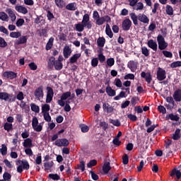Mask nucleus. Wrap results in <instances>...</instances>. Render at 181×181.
I'll return each instance as SVG.
<instances>
[{
  "instance_id": "1",
  "label": "nucleus",
  "mask_w": 181,
  "mask_h": 181,
  "mask_svg": "<svg viewBox=\"0 0 181 181\" xmlns=\"http://www.w3.org/2000/svg\"><path fill=\"white\" fill-rule=\"evenodd\" d=\"M53 66L55 70L60 71L63 69V63L59 62V61H56L54 57H51L48 61V67L49 69H53Z\"/></svg>"
},
{
  "instance_id": "2",
  "label": "nucleus",
  "mask_w": 181,
  "mask_h": 181,
  "mask_svg": "<svg viewBox=\"0 0 181 181\" xmlns=\"http://www.w3.org/2000/svg\"><path fill=\"white\" fill-rule=\"evenodd\" d=\"M157 42L158 44V49L160 50H165L166 47H168V42L165 41V37H163V35H158L157 37Z\"/></svg>"
},
{
  "instance_id": "3",
  "label": "nucleus",
  "mask_w": 181,
  "mask_h": 181,
  "mask_svg": "<svg viewBox=\"0 0 181 181\" xmlns=\"http://www.w3.org/2000/svg\"><path fill=\"white\" fill-rule=\"evenodd\" d=\"M54 145L58 147L64 146V148H67L70 145V141L67 139H58L55 141Z\"/></svg>"
},
{
  "instance_id": "4",
  "label": "nucleus",
  "mask_w": 181,
  "mask_h": 181,
  "mask_svg": "<svg viewBox=\"0 0 181 181\" xmlns=\"http://www.w3.org/2000/svg\"><path fill=\"white\" fill-rule=\"evenodd\" d=\"M157 80L158 81H163L166 78V71L165 69L159 67L157 71Z\"/></svg>"
},
{
  "instance_id": "5",
  "label": "nucleus",
  "mask_w": 181,
  "mask_h": 181,
  "mask_svg": "<svg viewBox=\"0 0 181 181\" xmlns=\"http://www.w3.org/2000/svg\"><path fill=\"white\" fill-rule=\"evenodd\" d=\"M104 22H107V23H110L111 17H110L109 16H105L104 17H99L96 19V25H98V26L104 25Z\"/></svg>"
},
{
  "instance_id": "6",
  "label": "nucleus",
  "mask_w": 181,
  "mask_h": 181,
  "mask_svg": "<svg viewBox=\"0 0 181 181\" xmlns=\"http://www.w3.org/2000/svg\"><path fill=\"white\" fill-rule=\"evenodd\" d=\"M132 26V21H131L129 18H126L122 21V28L123 30L128 32V30L131 29Z\"/></svg>"
},
{
  "instance_id": "7",
  "label": "nucleus",
  "mask_w": 181,
  "mask_h": 181,
  "mask_svg": "<svg viewBox=\"0 0 181 181\" xmlns=\"http://www.w3.org/2000/svg\"><path fill=\"white\" fill-rule=\"evenodd\" d=\"M81 23L86 25L87 29H91L93 28V24L90 21V16L87 13L84 14Z\"/></svg>"
},
{
  "instance_id": "8",
  "label": "nucleus",
  "mask_w": 181,
  "mask_h": 181,
  "mask_svg": "<svg viewBox=\"0 0 181 181\" xmlns=\"http://www.w3.org/2000/svg\"><path fill=\"white\" fill-rule=\"evenodd\" d=\"M34 95L37 98V100H40V98H43V86H40L37 88H36L34 92Z\"/></svg>"
},
{
  "instance_id": "9",
  "label": "nucleus",
  "mask_w": 181,
  "mask_h": 181,
  "mask_svg": "<svg viewBox=\"0 0 181 181\" xmlns=\"http://www.w3.org/2000/svg\"><path fill=\"white\" fill-rule=\"evenodd\" d=\"M127 67L132 73H135V71H136V69H138V62L130 60L127 64Z\"/></svg>"
},
{
  "instance_id": "10",
  "label": "nucleus",
  "mask_w": 181,
  "mask_h": 181,
  "mask_svg": "<svg viewBox=\"0 0 181 181\" xmlns=\"http://www.w3.org/2000/svg\"><path fill=\"white\" fill-rule=\"evenodd\" d=\"M4 77H6V78H8V80H13V78H16L18 77V73H15L14 71H5L3 74Z\"/></svg>"
},
{
  "instance_id": "11",
  "label": "nucleus",
  "mask_w": 181,
  "mask_h": 181,
  "mask_svg": "<svg viewBox=\"0 0 181 181\" xmlns=\"http://www.w3.org/2000/svg\"><path fill=\"white\" fill-rule=\"evenodd\" d=\"M16 165H21L24 170H29V168H30L29 162H28L26 160H17Z\"/></svg>"
},
{
  "instance_id": "12",
  "label": "nucleus",
  "mask_w": 181,
  "mask_h": 181,
  "mask_svg": "<svg viewBox=\"0 0 181 181\" xmlns=\"http://www.w3.org/2000/svg\"><path fill=\"white\" fill-rule=\"evenodd\" d=\"M103 111L107 114H111L114 112V107H112L109 103H103Z\"/></svg>"
},
{
  "instance_id": "13",
  "label": "nucleus",
  "mask_w": 181,
  "mask_h": 181,
  "mask_svg": "<svg viewBox=\"0 0 181 181\" xmlns=\"http://www.w3.org/2000/svg\"><path fill=\"white\" fill-rule=\"evenodd\" d=\"M147 45L148 46V47H150V49H152V50H153L154 52L158 51V43H156L155 40H149L147 42Z\"/></svg>"
},
{
  "instance_id": "14",
  "label": "nucleus",
  "mask_w": 181,
  "mask_h": 181,
  "mask_svg": "<svg viewBox=\"0 0 181 181\" xmlns=\"http://www.w3.org/2000/svg\"><path fill=\"white\" fill-rule=\"evenodd\" d=\"M71 48L69 46L66 45L64 47V51H63V54H64V57L65 59H69V57H70V56H71Z\"/></svg>"
},
{
  "instance_id": "15",
  "label": "nucleus",
  "mask_w": 181,
  "mask_h": 181,
  "mask_svg": "<svg viewBox=\"0 0 181 181\" xmlns=\"http://www.w3.org/2000/svg\"><path fill=\"white\" fill-rule=\"evenodd\" d=\"M105 93L109 97H115L117 92L115 90L112 89L110 85H108L105 88Z\"/></svg>"
},
{
  "instance_id": "16",
  "label": "nucleus",
  "mask_w": 181,
  "mask_h": 181,
  "mask_svg": "<svg viewBox=\"0 0 181 181\" xmlns=\"http://www.w3.org/2000/svg\"><path fill=\"white\" fill-rule=\"evenodd\" d=\"M11 97H12V94H9L6 92H0V100L11 101Z\"/></svg>"
},
{
  "instance_id": "17",
  "label": "nucleus",
  "mask_w": 181,
  "mask_h": 181,
  "mask_svg": "<svg viewBox=\"0 0 181 181\" xmlns=\"http://www.w3.org/2000/svg\"><path fill=\"white\" fill-rule=\"evenodd\" d=\"M173 97L177 103H180L181 101V89H177L174 94L173 95Z\"/></svg>"
},
{
  "instance_id": "18",
  "label": "nucleus",
  "mask_w": 181,
  "mask_h": 181,
  "mask_svg": "<svg viewBox=\"0 0 181 181\" xmlns=\"http://www.w3.org/2000/svg\"><path fill=\"white\" fill-rule=\"evenodd\" d=\"M141 76L142 78H145L148 84H151V81H152V75L151 74H146L145 71H142Z\"/></svg>"
},
{
  "instance_id": "19",
  "label": "nucleus",
  "mask_w": 181,
  "mask_h": 181,
  "mask_svg": "<svg viewBox=\"0 0 181 181\" xmlns=\"http://www.w3.org/2000/svg\"><path fill=\"white\" fill-rule=\"evenodd\" d=\"M111 170V163L108 161L105 162L103 165V171L105 175H107Z\"/></svg>"
},
{
  "instance_id": "20",
  "label": "nucleus",
  "mask_w": 181,
  "mask_h": 181,
  "mask_svg": "<svg viewBox=\"0 0 181 181\" xmlns=\"http://www.w3.org/2000/svg\"><path fill=\"white\" fill-rule=\"evenodd\" d=\"M139 21L142 23H149V18L144 13L139 14Z\"/></svg>"
},
{
  "instance_id": "21",
  "label": "nucleus",
  "mask_w": 181,
  "mask_h": 181,
  "mask_svg": "<svg viewBox=\"0 0 181 181\" xmlns=\"http://www.w3.org/2000/svg\"><path fill=\"white\" fill-rule=\"evenodd\" d=\"M15 9L19 13H23V15H26V13H28V8H26V7H24L23 6H16Z\"/></svg>"
},
{
  "instance_id": "22",
  "label": "nucleus",
  "mask_w": 181,
  "mask_h": 181,
  "mask_svg": "<svg viewBox=\"0 0 181 181\" xmlns=\"http://www.w3.org/2000/svg\"><path fill=\"white\" fill-rule=\"evenodd\" d=\"M24 148H33V144L30 138L25 139L23 143Z\"/></svg>"
},
{
  "instance_id": "23",
  "label": "nucleus",
  "mask_w": 181,
  "mask_h": 181,
  "mask_svg": "<svg viewBox=\"0 0 181 181\" xmlns=\"http://www.w3.org/2000/svg\"><path fill=\"white\" fill-rule=\"evenodd\" d=\"M170 176L171 177H173V176H176L177 180H179L181 177V172L180 170H177V168H174L171 171Z\"/></svg>"
},
{
  "instance_id": "24",
  "label": "nucleus",
  "mask_w": 181,
  "mask_h": 181,
  "mask_svg": "<svg viewBox=\"0 0 181 181\" xmlns=\"http://www.w3.org/2000/svg\"><path fill=\"white\" fill-rule=\"evenodd\" d=\"M74 26L76 32H83V30H84V28H87V25L83 24V23L75 24Z\"/></svg>"
},
{
  "instance_id": "25",
  "label": "nucleus",
  "mask_w": 181,
  "mask_h": 181,
  "mask_svg": "<svg viewBox=\"0 0 181 181\" xmlns=\"http://www.w3.org/2000/svg\"><path fill=\"white\" fill-rule=\"evenodd\" d=\"M6 12L11 18V22H15V21H16V15L15 14V11H13L12 8H8L6 10Z\"/></svg>"
},
{
  "instance_id": "26",
  "label": "nucleus",
  "mask_w": 181,
  "mask_h": 181,
  "mask_svg": "<svg viewBox=\"0 0 181 181\" xmlns=\"http://www.w3.org/2000/svg\"><path fill=\"white\" fill-rule=\"evenodd\" d=\"M129 15H130V18H131L134 25H135V26H138V21H139V14L138 16H136V14H135V13H131Z\"/></svg>"
},
{
  "instance_id": "27",
  "label": "nucleus",
  "mask_w": 181,
  "mask_h": 181,
  "mask_svg": "<svg viewBox=\"0 0 181 181\" xmlns=\"http://www.w3.org/2000/svg\"><path fill=\"white\" fill-rule=\"evenodd\" d=\"M28 39V35H23L16 40V45H24L25 43H27Z\"/></svg>"
},
{
  "instance_id": "28",
  "label": "nucleus",
  "mask_w": 181,
  "mask_h": 181,
  "mask_svg": "<svg viewBox=\"0 0 181 181\" xmlns=\"http://www.w3.org/2000/svg\"><path fill=\"white\" fill-rule=\"evenodd\" d=\"M80 57H81V54H75L69 59V62L71 64H73V63H77V61L80 59Z\"/></svg>"
},
{
  "instance_id": "29",
  "label": "nucleus",
  "mask_w": 181,
  "mask_h": 181,
  "mask_svg": "<svg viewBox=\"0 0 181 181\" xmlns=\"http://www.w3.org/2000/svg\"><path fill=\"white\" fill-rule=\"evenodd\" d=\"M166 119H170L171 121H179L180 117L177 116V115H173V113H170L165 116Z\"/></svg>"
},
{
  "instance_id": "30",
  "label": "nucleus",
  "mask_w": 181,
  "mask_h": 181,
  "mask_svg": "<svg viewBox=\"0 0 181 181\" xmlns=\"http://www.w3.org/2000/svg\"><path fill=\"white\" fill-rule=\"evenodd\" d=\"M105 33L110 39H112L114 37V33L111 30V27H110V24L108 23L106 24Z\"/></svg>"
},
{
  "instance_id": "31",
  "label": "nucleus",
  "mask_w": 181,
  "mask_h": 181,
  "mask_svg": "<svg viewBox=\"0 0 181 181\" xmlns=\"http://www.w3.org/2000/svg\"><path fill=\"white\" fill-rule=\"evenodd\" d=\"M67 11H76L77 9V4L76 2L69 3L66 6Z\"/></svg>"
},
{
  "instance_id": "32",
  "label": "nucleus",
  "mask_w": 181,
  "mask_h": 181,
  "mask_svg": "<svg viewBox=\"0 0 181 181\" xmlns=\"http://www.w3.org/2000/svg\"><path fill=\"white\" fill-rule=\"evenodd\" d=\"M181 136H180V129H177L175 132V133L173 134L172 139L174 141H179L180 139Z\"/></svg>"
},
{
  "instance_id": "33",
  "label": "nucleus",
  "mask_w": 181,
  "mask_h": 181,
  "mask_svg": "<svg viewBox=\"0 0 181 181\" xmlns=\"http://www.w3.org/2000/svg\"><path fill=\"white\" fill-rule=\"evenodd\" d=\"M54 42V38L53 37H51L46 45V47H45L46 50H50V49L53 47Z\"/></svg>"
},
{
  "instance_id": "34",
  "label": "nucleus",
  "mask_w": 181,
  "mask_h": 181,
  "mask_svg": "<svg viewBox=\"0 0 181 181\" xmlns=\"http://www.w3.org/2000/svg\"><path fill=\"white\" fill-rule=\"evenodd\" d=\"M97 45L98 47H104V45H105V38L104 37H100L97 40Z\"/></svg>"
},
{
  "instance_id": "35",
  "label": "nucleus",
  "mask_w": 181,
  "mask_h": 181,
  "mask_svg": "<svg viewBox=\"0 0 181 181\" xmlns=\"http://www.w3.org/2000/svg\"><path fill=\"white\" fill-rule=\"evenodd\" d=\"M134 11H142L144 9V3L138 2L134 6H132Z\"/></svg>"
},
{
  "instance_id": "36",
  "label": "nucleus",
  "mask_w": 181,
  "mask_h": 181,
  "mask_svg": "<svg viewBox=\"0 0 181 181\" xmlns=\"http://www.w3.org/2000/svg\"><path fill=\"white\" fill-rule=\"evenodd\" d=\"M53 165H54V163H53V161L45 163L44 168H45V172H47V170H50L52 168H53Z\"/></svg>"
},
{
  "instance_id": "37",
  "label": "nucleus",
  "mask_w": 181,
  "mask_h": 181,
  "mask_svg": "<svg viewBox=\"0 0 181 181\" xmlns=\"http://www.w3.org/2000/svg\"><path fill=\"white\" fill-rule=\"evenodd\" d=\"M47 27H45V28H42L41 30H39V36L40 37H47Z\"/></svg>"
},
{
  "instance_id": "38",
  "label": "nucleus",
  "mask_w": 181,
  "mask_h": 181,
  "mask_svg": "<svg viewBox=\"0 0 181 181\" xmlns=\"http://www.w3.org/2000/svg\"><path fill=\"white\" fill-rule=\"evenodd\" d=\"M30 107L31 110L33 111V112H35L36 114H39V112H40V107H39V105L35 103H31Z\"/></svg>"
},
{
  "instance_id": "39",
  "label": "nucleus",
  "mask_w": 181,
  "mask_h": 181,
  "mask_svg": "<svg viewBox=\"0 0 181 181\" xmlns=\"http://www.w3.org/2000/svg\"><path fill=\"white\" fill-rule=\"evenodd\" d=\"M4 129H5V131H7V132H10L11 131H12V129H13V126L12 125V123L6 122L4 124Z\"/></svg>"
},
{
  "instance_id": "40",
  "label": "nucleus",
  "mask_w": 181,
  "mask_h": 181,
  "mask_svg": "<svg viewBox=\"0 0 181 181\" xmlns=\"http://www.w3.org/2000/svg\"><path fill=\"white\" fill-rule=\"evenodd\" d=\"M106 67H112L115 64V59L114 58H109L106 61Z\"/></svg>"
},
{
  "instance_id": "41",
  "label": "nucleus",
  "mask_w": 181,
  "mask_h": 181,
  "mask_svg": "<svg viewBox=\"0 0 181 181\" xmlns=\"http://www.w3.org/2000/svg\"><path fill=\"white\" fill-rule=\"evenodd\" d=\"M98 52V53H100V54L98 55L99 61L101 63H104V62H105V56H104V54H103V49H100V50Z\"/></svg>"
},
{
  "instance_id": "42",
  "label": "nucleus",
  "mask_w": 181,
  "mask_h": 181,
  "mask_svg": "<svg viewBox=\"0 0 181 181\" xmlns=\"http://www.w3.org/2000/svg\"><path fill=\"white\" fill-rule=\"evenodd\" d=\"M77 168L81 169L82 172H84L86 170V162L83 160L80 161V164L77 165Z\"/></svg>"
},
{
  "instance_id": "43",
  "label": "nucleus",
  "mask_w": 181,
  "mask_h": 181,
  "mask_svg": "<svg viewBox=\"0 0 181 181\" xmlns=\"http://www.w3.org/2000/svg\"><path fill=\"white\" fill-rule=\"evenodd\" d=\"M0 152L3 156H5V155L8 153V148L5 144L1 145V148L0 149Z\"/></svg>"
},
{
  "instance_id": "44",
  "label": "nucleus",
  "mask_w": 181,
  "mask_h": 181,
  "mask_svg": "<svg viewBox=\"0 0 181 181\" xmlns=\"http://www.w3.org/2000/svg\"><path fill=\"white\" fill-rule=\"evenodd\" d=\"M69 97H71V92L68 91V92L64 93L61 95V99L66 101V100H67V98H69Z\"/></svg>"
},
{
  "instance_id": "45",
  "label": "nucleus",
  "mask_w": 181,
  "mask_h": 181,
  "mask_svg": "<svg viewBox=\"0 0 181 181\" xmlns=\"http://www.w3.org/2000/svg\"><path fill=\"white\" fill-rule=\"evenodd\" d=\"M166 101L167 103H168L169 104H171L172 108H173V107H176V104L175 103V100H173V98L172 96H168L166 98Z\"/></svg>"
},
{
  "instance_id": "46",
  "label": "nucleus",
  "mask_w": 181,
  "mask_h": 181,
  "mask_svg": "<svg viewBox=\"0 0 181 181\" xmlns=\"http://www.w3.org/2000/svg\"><path fill=\"white\" fill-rule=\"evenodd\" d=\"M58 37L60 42H66L67 40V35L64 33H61L58 35Z\"/></svg>"
},
{
  "instance_id": "47",
  "label": "nucleus",
  "mask_w": 181,
  "mask_h": 181,
  "mask_svg": "<svg viewBox=\"0 0 181 181\" xmlns=\"http://www.w3.org/2000/svg\"><path fill=\"white\" fill-rule=\"evenodd\" d=\"M165 11L167 15H170V16L173 15V8L170 5L166 6Z\"/></svg>"
},
{
  "instance_id": "48",
  "label": "nucleus",
  "mask_w": 181,
  "mask_h": 181,
  "mask_svg": "<svg viewBox=\"0 0 181 181\" xmlns=\"http://www.w3.org/2000/svg\"><path fill=\"white\" fill-rule=\"evenodd\" d=\"M110 123L112 124V125H114L115 127H121V122H119V120L118 119H110Z\"/></svg>"
},
{
  "instance_id": "49",
  "label": "nucleus",
  "mask_w": 181,
  "mask_h": 181,
  "mask_svg": "<svg viewBox=\"0 0 181 181\" xmlns=\"http://www.w3.org/2000/svg\"><path fill=\"white\" fill-rule=\"evenodd\" d=\"M22 36V34L19 32H11L10 33V37H13L14 39H18V37H21Z\"/></svg>"
},
{
  "instance_id": "50",
  "label": "nucleus",
  "mask_w": 181,
  "mask_h": 181,
  "mask_svg": "<svg viewBox=\"0 0 181 181\" xmlns=\"http://www.w3.org/2000/svg\"><path fill=\"white\" fill-rule=\"evenodd\" d=\"M171 69H176V67H181V61H176L170 64Z\"/></svg>"
},
{
  "instance_id": "51",
  "label": "nucleus",
  "mask_w": 181,
  "mask_h": 181,
  "mask_svg": "<svg viewBox=\"0 0 181 181\" xmlns=\"http://www.w3.org/2000/svg\"><path fill=\"white\" fill-rule=\"evenodd\" d=\"M141 53L145 56L146 57H148L149 56V49H148V47H141Z\"/></svg>"
},
{
  "instance_id": "52",
  "label": "nucleus",
  "mask_w": 181,
  "mask_h": 181,
  "mask_svg": "<svg viewBox=\"0 0 181 181\" xmlns=\"http://www.w3.org/2000/svg\"><path fill=\"white\" fill-rule=\"evenodd\" d=\"M47 18L49 22H52L54 19V16L53 15V13L50 11H47Z\"/></svg>"
},
{
  "instance_id": "53",
  "label": "nucleus",
  "mask_w": 181,
  "mask_h": 181,
  "mask_svg": "<svg viewBox=\"0 0 181 181\" xmlns=\"http://www.w3.org/2000/svg\"><path fill=\"white\" fill-rule=\"evenodd\" d=\"M48 177L52 180H60V175L57 174H49Z\"/></svg>"
},
{
  "instance_id": "54",
  "label": "nucleus",
  "mask_w": 181,
  "mask_h": 181,
  "mask_svg": "<svg viewBox=\"0 0 181 181\" xmlns=\"http://www.w3.org/2000/svg\"><path fill=\"white\" fill-rule=\"evenodd\" d=\"M42 112H49L50 111V105L45 104L42 106Z\"/></svg>"
},
{
  "instance_id": "55",
  "label": "nucleus",
  "mask_w": 181,
  "mask_h": 181,
  "mask_svg": "<svg viewBox=\"0 0 181 181\" xmlns=\"http://www.w3.org/2000/svg\"><path fill=\"white\" fill-rule=\"evenodd\" d=\"M163 54L165 56V57H168V59H172V57H173V54L169 51L163 50Z\"/></svg>"
},
{
  "instance_id": "56",
  "label": "nucleus",
  "mask_w": 181,
  "mask_h": 181,
  "mask_svg": "<svg viewBox=\"0 0 181 181\" xmlns=\"http://www.w3.org/2000/svg\"><path fill=\"white\" fill-rule=\"evenodd\" d=\"M47 95L53 97L54 95V92L53 91V88L52 87H47Z\"/></svg>"
},
{
  "instance_id": "57",
  "label": "nucleus",
  "mask_w": 181,
  "mask_h": 181,
  "mask_svg": "<svg viewBox=\"0 0 181 181\" xmlns=\"http://www.w3.org/2000/svg\"><path fill=\"white\" fill-rule=\"evenodd\" d=\"M43 117H44V119L47 122H50V121H52V117H50V114H49V112L43 113Z\"/></svg>"
},
{
  "instance_id": "58",
  "label": "nucleus",
  "mask_w": 181,
  "mask_h": 181,
  "mask_svg": "<svg viewBox=\"0 0 181 181\" xmlns=\"http://www.w3.org/2000/svg\"><path fill=\"white\" fill-rule=\"evenodd\" d=\"M25 23V20L23 18H18L16 23V25L18 28H21V26H23Z\"/></svg>"
},
{
  "instance_id": "59",
  "label": "nucleus",
  "mask_w": 181,
  "mask_h": 181,
  "mask_svg": "<svg viewBox=\"0 0 181 181\" xmlns=\"http://www.w3.org/2000/svg\"><path fill=\"white\" fill-rule=\"evenodd\" d=\"M55 4L58 8H63L64 6V1L63 0H54Z\"/></svg>"
},
{
  "instance_id": "60",
  "label": "nucleus",
  "mask_w": 181,
  "mask_h": 181,
  "mask_svg": "<svg viewBox=\"0 0 181 181\" xmlns=\"http://www.w3.org/2000/svg\"><path fill=\"white\" fill-rule=\"evenodd\" d=\"M35 23H36V25H39V23H40V22H45V20L43 19V17L42 16H37V18L35 19Z\"/></svg>"
},
{
  "instance_id": "61",
  "label": "nucleus",
  "mask_w": 181,
  "mask_h": 181,
  "mask_svg": "<svg viewBox=\"0 0 181 181\" xmlns=\"http://www.w3.org/2000/svg\"><path fill=\"white\" fill-rule=\"evenodd\" d=\"M8 46V42L5 41V39L4 37H0V47H6Z\"/></svg>"
},
{
  "instance_id": "62",
  "label": "nucleus",
  "mask_w": 181,
  "mask_h": 181,
  "mask_svg": "<svg viewBox=\"0 0 181 181\" xmlns=\"http://www.w3.org/2000/svg\"><path fill=\"white\" fill-rule=\"evenodd\" d=\"M11 177H12V175L8 172H5L3 174L4 180H11Z\"/></svg>"
},
{
  "instance_id": "63",
  "label": "nucleus",
  "mask_w": 181,
  "mask_h": 181,
  "mask_svg": "<svg viewBox=\"0 0 181 181\" xmlns=\"http://www.w3.org/2000/svg\"><path fill=\"white\" fill-rule=\"evenodd\" d=\"M0 19L4 22L6 21L8 19V14L5 12H0Z\"/></svg>"
},
{
  "instance_id": "64",
  "label": "nucleus",
  "mask_w": 181,
  "mask_h": 181,
  "mask_svg": "<svg viewBox=\"0 0 181 181\" xmlns=\"http://www.w3.org/2000/svg\"><path fill=\"white\" fill-rule=\"evenodd\" d=\"M95 165H97V160H91L88 163L87 166L88 168H93Z\"/></svg>"
}]
</instances>
